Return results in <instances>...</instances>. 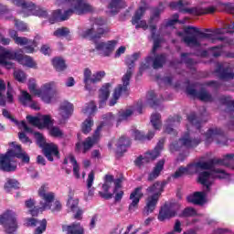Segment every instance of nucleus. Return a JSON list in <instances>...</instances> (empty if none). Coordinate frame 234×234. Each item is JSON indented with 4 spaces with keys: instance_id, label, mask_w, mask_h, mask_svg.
Segmentation results:
<instances>
[{
    "instance_id": "f257e3e1",
    "label": "nucleus",
    "mask_w": 234,
    "mask_h": 234,
    "mask_svg": "<svg viewBox=\"0 0 234 234\" xmlns=\"http://www.w3.org/2000/svg\"><path fill=\"white\" fill-rule=\"evenodd\" d=\"M184 32L186 34V36H184V33L182 32H177V36L183 37L182 40L186 46L190 48L200 47V40L202 39H208V41H211L212 43L221 41L222 44L220 46L208 48L209 52L214 58L222 56V48H226V47H229L230 50H233V39L224 37L222 36H224V34L234 32V22L225 25L222 28H217L213 30L205 29V32L209 33H204L200 30V28L192 26L186 27L184 28Z\"/></svg>"
},
{
    "instance_id": "f03ea898",
    "label": "nucleus",
    "mask_w": 234,
    "mask_h": 234,
    "mask_svg": "<svg viewBox=\"0 0 234 234\" xmlns=\"http://www.w3.org/2000/svg\"><path fill=\"white\" fill-rule=\"evenodd\" d=\"M187 119L192 125V129H196V133L191 132L189 127H187V133L177 143L170 144L171 153L180 151L182 147L186 149L197 147L200 142H205L207 144H211V142H217V144L221 145H228V138L220 128H210L204 133L201 130L204 121L198 118L195 112L190 113Z\"/></svg>"
},
{
    "instance_id": "7ed1b4c3",
    "label": "nucleus",
    "mask_w": 234,
    "mask_h": 234,
    "mask_svg": "<svg viewBox=\"0 0 234 234\" xmlns=\"http://www.w3.org/2000/svg\"><path fill=\"white\" fill-rule=\"evenodd\" d=\"M164 12V7L160 5L159 7H155L152 11V15L150 16L149 21V28L152 36V39L154 40V48L152 49L151 54L145 58V63L141 64L139 70L142 72L145 70V69H149L152 65L154 69H162L164 64L165 63V54L156 55V50L160 48V43H162V36L167 34L173 27L178 23V14H175L172 16V19L165 20L159 28V34H156V25L154 23H158L160 19V14Z\"/></svg>"
},
{
    "instance_id": "20e7f679",
    "label": "nucleus",
    "mask_w": 234,
    "mask_h": 234,
    "mask_svg": "<svg viewBox=\"0 0 234 234\" xmlns=\"http://www.w3.org/2000/svg\"><path fill=\"white\" fill-rule=\"evenodd\" d=\"M62 3H66L69 9L64 13L58 9L53 11L51 16L49 17V23L54 25L58 21H67L72 14H77L81 16V14H88V12H92V5L87 2V0H60Z\"/></svg>"
},
{
    "instance_id": "39448f33",
    "label": "nucleus",
    "mask_w": 234,
    "mask_h": 234,
    "mask_svg": "<svg viewBox=\"0 0 234 234\" xmlns=\"http://www.w3.org/2000/svg\"><path fill=\"white\" fill-rule=\"evenodd\" d=\"M11 146L13 148L7 151L5 154H0V169L1 171H6L7 173L15 171L17 168L16 158H18L25 164L30 162V157L25 151H23V149H21V145L12 143Z\"/></svg>"
},
{
    "instance_id": "423d86ee",
    "label": "nucleus",
    "mask_w": 234,
    "mask_h": 234,
    "mask_svg": "<svg viewBox=\"0 0 234 234\" xmlns=\"http://www.w3.org/2000/svg\"><path fill=\"white\" fill-rule=\"evenodd\" d=\"M140 53H134L126 58L125 63L128 69L122 79V84L119 85L114 90L112 99L109 101L110 107H114V105H116L118 100H120V96L127 98V95L129 94V83L133 76V69L134 68V63L140 59Z\"/></svg>"
},
{
    "instance_id": "0eeeda50",
    "label": "nucleus",
    "mask_w": 234,
    "mask_h": 234,
    "mask_svg": "<svg viewBox=\"0 0 234 234\" xmlns=\"http://www.w3.org/2000/svg\"><path fill=\"white\" fill-rule=\"evenodd\" d=\"M28 89L31 94L41 98L45 103H52L59 98V92L56 90V82H47L41 86V89H37L36 80L34 79L29 80Z\"/></svg>"
},
{
    "instance_id": "6e6552de",
    "label": "nucleus",
    "mask_w": 234,
    "mask_h": 234,
    "mask_svg": "<svg viewBox=\"0 0 234 234\" xmlns=\"http://www.w3.org/2000/svg\"><path fill=\"white\" fill-rule=\"evenodd\" d=\"M11 59H16L20 65L34 69L36 62L32 58L24 55H18L17 53L0 46V65L5 67V69H13L14 64Z\"/></svg>"
},
{
    "instance_id": "1a4fd4ad",
    "label": "nucleus",
    "mask_w": 234,
    "mask_h": 234,
    "mask_svg": "<svg viewBox=\"0 0 234 234\" xmlns=\"http://www.w3.org/2000/svg\"><path fill=\"white\" fill-rule=\"evenodd\" d=\"M164 187H165V182L158 181L146 189L149 196L145 200L144 215H151L156 209V204H158V200L164 193Z\"/></svg>"
},
{
    "instance_id": "9d476101",
    "label": "nucleus",
    "mask_w": 234,
    "mask_h": 234,
    "mask_svg": "<svg viewBox=\"0 0 234 234\" xmlns=\"http://www.w3.org/2000/svg\"><path fill=\"white\" fill-rule=\"evenodd\" d=\"M103 122L99 125L92 137H88L82 144H76V151L78 153H87V151L92 148V145L100 140V133L104 125H111L114 122V115L112 113H107L103 116Z\"/></svg>"
},
{
    "instance_id": "9b49d317",
    "label": "nucleus",
    "mask_w": 234,
    "mask_h": 234,
    "mask_svg": "<svg viewBox=\"0 0 234 234\" xmlns=\"http://www.w3.org/2000/svg\"><path fill=\"white\" fill-rule=\"evenodd\" d=\"M38 195L44 200V202H40V209L42 211L47 209H50L53 213L61 211V202L54 201L56 195L48 190V185H43L38 190Z\"/></svg>"
},
{
    "instance_id": "f8f14e48",
    "label": "nucleus",
    "mask_w": 234,
    "mask_h": 234,
    "mask_svg": "<svg viewBox=\"0 0 234 234\" xmlns=\"http://www.w3.org/2000/svg\"><path fill=\"white\" fill-rule=\"evenodd\" d=\"M209 169H213V161H199L192 163L186 167L180 166L173 175V178H180V176H184V175H195L199 173V171H207Z\"/></svg>"
},
{
    "instance_id": "ddd939ff",
    "label": "nucleus",
    "mask_w": 234,
    "mask_h": 234,
    "mask_svg": "<svg viewBox=\"0 0 234 234\" xmlns=\"http://www.w3.org/2000/svg\"><path fill=\"white\" fill-rule=\"evenodd\" d=\"M170 8H175L179 10L183 14H195L196 16H202L203 14H213L217 10L215 6H209L207 8L193 7L187 8L189 6V2L186 0H179L177 2H171L169 5Z\"/></svg>"
},
{
    "instance_id": "4468645a",
    "label": "nucleus",
    "mask_w": 234,
    "mask_h": 234,
    "mask_svg": "<svg viewBox=\"0 0 234 234\" xmlns=\"http://www.w3.org/2000/svg\"><path fill=\"white\" fill-rule=\"evenodd\" d=\"M14 5L19 6L23 12H27V16H37L38 17H47L48 13L47 10L41 8L39 5H36V4L26 1V0H10Z\"/></svg>"
},
{
    "instance_id": "2eb2a0df",
    "label": "nucleus",
    "mask_w": 234,
    "mask_h": 234,
    "mask_svg": "<svg viewBox=\"0 0 234 234\" xmlns=\"http://www.w3.org/2000/svg\"><path fill=\"white\" fill-rule=\"evenodd\" d=\"M35 138L37 140V145L39 147H43L44 154L49 162H53L54 158L52 156H56V158H59V151L58 150V145L53 143H47L45 141V137L40 133H35Z\"/></svg>"
},
{
    "instance_id": "dca6fc26",
    "label": "nucleus",
    "mask_w": 234,
    "mask_h": 234,
    "mask_svg": "<svg viewBox=\"0 0 234 234\" xmlns=\"http://www.w3.org/2000/svg\"><path fill=\"white\" fill-rule=\"evenodd\" d=\"M229 175L221 169H214L210 172H201L198 176V183L202 184L209 191V186L213 184L215 178H228Z\"/></svg>"
},
{
    "instance_id": "f3484780",
    "label": "nucleus",
    "mask_w": 234,
    "mask_h": 234,
    "mask_svg": "<svg viewBox=\"0 0 234 234\" xmlns=\"http://www.w3.org/2000/svg\"><path fill=\"white\" fill-rule=\"evenodd\" d=\"M164 139L159 140L154 150L148 151L144 155L139 156L135 160V165H137L138 167H142L144 164H149V162L156 160V158L160 156L162 149H164Z\"/></svg>"
},
{
    "instance_id": "a211bd4d",
    "label": "nucleus",
    "mask_w": 234,
    "mask_h": 234,
    "mask_svg": "<svg viewBox=\"0 0 234 234\" xmlns=\"http://www.w3.org/2000/svg\"><path fill=\"white\" fill-rule=\"evenodd\" d=\"M105 74L106 73L104 70L96 71L92 74V71L90 69H85L83 73L85 90L90 92V90H92V85L100 83V81H101V80L105 78Z\"/></svg>"
},
{
    "instance_id": "6ab92c4d",
    "label": "nucleus",
    "mask_w": 234,
    "mask_h": 234,
    "mask_svg": "<svg viewBox=\"0 0 234 234\" xmlns=\"http://www.w3.org/2000/svg\"><path fill=\"white\" fill-rule=\"evenodd\" d=\"M0 224H2L6 233H13L17 229V221H16V213L12 210H6L0 215Z\"/></svg>"
},
{
    "instance_id": "aec40b11",
    "label": "nucleus",
    "mask_w": 234,
    "mask_h": 234,
    "mask_svg": "<svg viewBox=\"0 0 234 234\" xmlns=\"http://www.w3.org/2000/svg\"><path fill=\"white\" fill-rule=\"evenodd\" d=\"M40 40L41 37L39 36H36L33 40L25 37H18L15 38V43L20 47H25L23 50L26 54H34L35 48L39 45Z\"/></svg>"
},
{
    "instance_id": "412c9836",
    "label": "nucleus",
    "mask_w": 234,
    "mask_h": 234,
    "mask_svg": "<svg viewBox=\"0 0 234 234\" xmlns=\"http://www.w3.org/2000/svg\"><path fill=\"white\" fill-rule=\"evenodd\" d=\"M233 65L228 62L218 63L216 68V74H218L220 80L228 81L229 80H234Z\"/></svg>"
},
{
    "instance_id": "4be33fe9",
    "label": "nucleus",
    "mask_w": 234,
    "mask_h": 234,
    "mask_svg": "<svg viewBox=\"0 0 234 234\" xmlns=\"http://www.w3.org/2000/svg\"><path fill=\"white\" fill-rule=\"evenodd\" d=\"M118 44L116 40H110L107 42L100 41L95 42V48L97 52H99L100 56H103L104 58H109L111 54L114 51V47Z\"/></svg>"
},
{
    "instance_id": "5701e85b",
    "label": "nucleus",
    "mask_w": 234,
    "mask_h": 234,
    "mask_svg": "<svg viewBox=\"0 0 234 234\" xmlns=\"http://www.w3.org/2000/svg\"><path fill=\"white\" fill-rule=\"evenodd\" d=\"M6 90V85L5 84V80H0V105L5 107L7 103L14 102V90L10 87V82L7 83V92L6 97H5V91Z\"/></svg>"
},
{
    "instance_id": "b1692460",
    "label": "nucleus",
    "mask_w": 234,
    "mask_h": 234,
    "mask_svg": "<svg viewBox=\"0 0 234 234\" xmlns=\"http://www.w3.org/2000/svg\"><path fill=\"white\" fill-rule=\"evenodd\" d=\"M145 10H147L145 6L139 7L132 17V25H133L137 30L138 28H143V30H147V28H149L147 21L142 20L145 15Z\"/></svg>"
},
{
    "instance_id": "393cba45",
    "label": "nucleus",
    "mask_w": 234,
    "mask_h": 234,
    "mask_svg": "<svg viewBox=\"0 0 234 234\" xmlns=\"http://www.w3.org/2000/svg\"><path fill=\"white\" fill-rule=\"evenodd\" d=\"M176 211H178V205L165 204L159 211L158 220H160V222H164V220L173 218V217H176Z\"/></svg>"
},
{
    "instance_id": "a878e982",
    "label": "nucleus",
    "mask_w": 234,
    "mask_h": 234,
    "mask_svg": "<svg viewBox=\"0 0 234 234\" xmlns=\"http://www.w3.org/2000/svg\"><path fill=\"white\" fill-rule=\"evenodd\" d=\"M27 120L28 123L38 127V129H44V127H50L52 125V119L48 115H40L38 117H34L32 115H27Z\"/></svg>"
},
{
    "instance_id": "bb28decb",
    "label": "nucleus",
    "mask_w": 234,
    "mask_h": 234,
    "mask_svg": "<svg viewBox=\"0 0 234 234\" xmlns=\"http://www.w3.org/2000/svg\"><path fill=\"white\" fill-rule=\"evenodd\" d=\"M68 197H69V198H68V202H67V207L73 213H75L74 218H76V220H81L82 215H83V210H81L78 207V204H80V201L78 199L72 197H74V191H72L70 189Z\"/></svg>"
},
{
    "instance_id": "cd10ccee",
    "label": "nucleus",
    "mask_w": 234,
    "mask_h": 234,
    "mask_svg": "<svg viewBox=\"0 0 234 234\" xmlns=\"http://www.w3.org/2000/svg\"><path fill=\"white\" fill-rule=\"evenodd\" d=\"M186 92L189 94V96H192V98H197V100H200L201 101H213V97L204 88H202L199 91H197L195 87L188 86L186 88Z\"/></svg>"
},
{
    "instance_id": "c85d7f7f",
    "label": "nucleus",
    "mask_w": 234,
    "mask_h": 234,
    "mask_svg": "<svg viewBox=\"0 0 234 234\" xmlns=\"http://www.w3.org/2000/svg\"><path fill=\"white\" fill-rule=\"evenodd\" d=\"M143 187H136L130 195V200L132 201L129 205V212L134 213L138 209V204H140V200L144 197V193L142 192Z\"/></svg>"
},
{
    "instance_id": "c756f323",
    "label": "nucleus",
    "mask_w": 234,
    "mask_h": 234,
    "mask_svg": "<svg viewBox=\"0 0 234 234\" xmlns=\"http://www.w3.org/2000/svg\"><path fill=\"white\" fill-rule=\"evenodd\" d=\"M142 109H144V102L140 101L134 106L120 111L118 122L127 120V118H129V116H133V114H142Z\"/></svg>"
},
{
    "instance_id": "7c9ffc66",
    "label": "nucleus",
    "mask_w": 234,
    "mask_h": 234,
    "mask_svg": "<svg viewBox=\"0 0 234 234\" xmlns=\"http://www.w3.org/2000/svg\"><path fill=\"white\" fill-rule=\"evenodd\" d=\"M74 112V105L69 101H64L60 104L58 114L60 116V123H65Z\"/></svg>"
},
{
    "instance_id": "2f4dec72",
    "label": "nucleus",
    "mask_w": 234,
    "mask_h": 234,
    "mask_svg": "<svg viewBox=\"0 0 234 234\" xmlns=\"http://www.w3.org/2000/svg\"><path fill=\"white\" fill-rule=\"evenodd\" d=\"M107 30L101 28V27H92L91 28L85 29L80 33V36L82 37H90L92 41H96L97 39H100L103 34H106Z\"/></svg>"
},
{
    "instance_id": "473e14b6",
    "label": "nucleus",
    "mask_w": 234,
    "mask_h": 234,
    "mask_svg": "<svg viewBox=\"0 0 234 234\" xmlns=\"http://www.w3.org/2000/svg\"><path fill=\"white\" fill-rule=\"evenodd\" d=\"M126 6L127 4L123 0H110L106 12L109 16H117V14H120V10H122Z\"/></svg>"
},
{
    "instance_id": "72a5a7b5",
    "label": "nucleus",
    "mask_w": 234,
    "mask_h": 234,
    "mask_svg": "<svg viewBox=\"0 0 234 234\" xmlns=\"http://www.w3.org/2000/svg\"><path fill=\"white\" fill-rule=\"evenodd\" d=\"M112 184H114V177L112 176L106 175L104 184L102 185L103 192H99V195L101 197V198H105L106 200L112 198V194L109 192V189H111V186H112Z\"/></svg>"
},
{
    "instance_id": "f704fd0d",
    "label": "nucleus",
    "mask_w": 234,
    "mask_h": 234,
    "mask_svg": "<svg viewBox=\"0 0 234 234\" xmlns=\"http://www.w3.org/2000/svg\"><path fill=\"white\" fill-rule=\"evenodd\" d=\"M109 96H111V84L105 83L99 90V107H105L107 103V100H109Z\"/></svg>"
},
{
    "instance_id": "c9c22d12",
    "label": "nucleus",
    "mask_w": 234,
    "mask_h": 234,
    "mask_svg": "<svg viewBox=\"0 0 234 234\" xmlns=\"http://www.w3.org/2000/svg\"><path fill=\"white\" fill-rule=\"evenodd\" d=\"M177 125H180V116L169 117L165 124V133H167V134H176V130L173 127H177Z\"/></svg>"
},
{
    "instance_id": "e433bc0d",
    "label": "nucleus",
    "mask_w": 234,
    "mask_h": 234,
    "mask_svg": "<svg viewBox=\"0 0 234 234\" xmlns=\"http://www.w3.org/2000/svg\"><path fill=\"white\" fill-rule=\"evenodd\" d=\"M62 229L63 231L67 232L66 234H85V229L80 222H74L70 225H64Z\"/></svg>"
},
{
    "instance_id": "4c0bfd02",
    "label": "nucleus",
    "mask_w": 234,
    "mask_h": 234,
    "mask_svg": "<svg viewBox=\"0 0 234 234\" xmlns=\"http://www.w3.org/2000/svg\"><path fill=\"white\" fill-rule=\"evenodd\" d=\"M3 116L11 120V122H13V123H16L17 127L21 129L24 133H32V128L28 127L25 121L19 122V121L12 118V115H10V112L8 111L3 110Z\"/></svg>"
},
{
    "instance_id": "58836bf2",
    "label": "nucleus",
    "mask_w": 234,
    "mask_h": 234,
    "mask_svg": "<svg viewBox=\"0 0 234 234\" xmlns=\"http://www.w3.org/2000/svg\"><path fill=\"white\" fill-rule=\"evenodd\" d=\"M187 202L202 206L206 202V192H196L194 195L188 196Z\"/></svg>"
},
{
    "instance_id": "ea45409f",
    "label": "nucleus",
    "mask_w": 234,
    "mask_h": 234,
    "mask_svg": "<svg viewBox=\"0 0 234 234\" xmlns=\"http://www.w3.org/2000/svg\"><path fill=\"white\" fill-rule=\"evenodd\" d=\"M165 164V160H160L155 166L154 167L153 171L149 174L148 180L151 182L160 176V173L164 171V165Z\"/></svg>"
},
{
    "instance_id": "a19ab883",
    "label": "nucleus",
    "mask_w": 234,
    "mask_h": 234,
    "mask_svg": "<svg viewBox=\"0 0 234 234\" xmlns=\"http://www.w3.org/2000/svg\"><path fill=\"white\" fill-rule=\"evenodd\" d=\"M117 153L119 154H122L127 151V148L129 145H131V140L125 136H122L118 141H117Z\"/></svg>"
},
{
    "instance_id": "79ce46f5",
    "label": "nucleus",
    "mask_w": 234,
    "mask_h": 234,
    "mask_svg": "<svg viewBox=\"0 0 234 234\" xmlns=\"http://www.w3.org/2000/svg\"><path fill=\"white\" fill-rule=\"evenodd\" d=\"M64 164H71V165L73 166V175L75 178H80V165L78 164V161H76L74 155L70 154L68 157H66L64 159Z\"/></svg>"
},
{
    "instance_id": "37998d69",
    "label": "nucleus",
    "mask_w": 234,
    "mask_h": 234,
    "mask_svg": "<svg viewBox=\"0 0 234 234\" xmlns=\"http://www.w3.org/2000/svg\"><path fill=\"white\" fill-rule=\"evenodd\" d=\"M132 135L134 137L135 140H153L154 137V132L150 131L147 135H144L142 132L136 130V129H132L131 130Z\"/></svg>"
},
{
    "instance_id": "c03bdc74",
    "label": "nucleus",
    "mask_w": 234,
    "mask_h": 234,
    "mask_svg": "<svg viewBox=\"0 0 234 234\" xmlns=\"http://www.w3.org/2000/svg\"><path fill=\"white\" fill-rule=\"evenodd\" d=\"M164 100V98H162ZM162 100L156 98V93L154 91H149L146 95V101L148 105L151 107L156 108L160 103H162Z\"/></svg>"
},
{
    "instance_id": "a18cd8bd",
    "label": "nucleus",
    "mask_w": 234,
    "mask_h": 234,
    "mask_svg": "<svg viewBox=\"0 0 234 234\" xmlns=\"http://www.w3.org/2000/svg\"><path fill=\"white\" fill-rule=\"evenodd\" d=\"M113 193L115 194L116 202H120V200L123 198V192L122 190V179L118 178L114 180Z\"/></svg>"
},
{
    "instance_id": "49530a36",
    "label": "nucleus",
    "mask_w": 234,
    "mask_h": 234,
    "mask_svg": "<svg viewBox=\"0 0 234 234\" xmlns=\"http://www.w3.org/2000/svg\"><path fill=\"white\" fill-rule=\"evenodd\" d=\"M26 207H27L28 213H30L32 217H37L39 211H43L41 207H36V203L32 199L26 201Z\"/></svg>"
},
{
    "instance_id": "de8ad7c7",
    "label": "nucleus",
    "mask_w": 234,
    "mask_h": 234,
    "mask_svg": "<svg viewBox=\"0 0 234 234\" xmlns=\"http://www.w3.org/2000/svg\"><path fill=\"white\" fill-rule=\"evenodd\" d=\"M52 65L57 72H61L67 69V64L62 58L57 57L52 59Z\"/></svg>"
},
{
    "instance_id": "09e8293b",
    "label": "nucleus",
    "mask_w": 234,
    "mask_h": 234,
    "mask_svg": "<svg viewBox=\"0 0 234 234\" xmlns=\"http://www.w3.org/2000/svg\"><path fill=\"white\" fill-rule=\"evenodd\" d=\"M162 116L160 115V113H153L151 116V124L153 125L154 129H155V131H160V129H162V120H161Z\"/></svg>"
},
{
    "instance_id": "8fccbe9b",
    "label": "nucleus",
    "mask_w": 234,
    "mask_h": 234,
    "mask_svg": "<svg viewBox=\"0 0 234 234\" xmlns=\"http://www.w3.org/2000/svg\"><path fill=\"white\" fill-rule=\"evenodd\" d=\"M133 229V225L125 226V225H118L115 229H113L111 234H129Z\"/></svg>"
},
{
    "instance_id": "3c124183",
    "label": "nucleus",
    "mask_w": 234,
    "mask_h": 234,
    "mask_svg": "<svg viewBox=\"0 0 234 234\" xmlns=\"http://www.w3.org/2000/svg\"><path fill=\"white\" fill-rule=\"evenodd\" d=\"M98 108L96 107V103L94 101H90V103L86 104L82 109L83 114H87V116H94Z\"/></svg>"
},
{
    "instance_id": "603ef678",
    "label": "nucleus",
    "mask_w": 234,
    "mask_h": 234,
    "mask_svg": "<svg viewBox=\"0 0 234 234\" xmlns=\"http://www.w3.org/2000/svg\"><path fill=\"white\" fill-rule=\"evenodd\" d=\"M7 19H13L16 28H17V30H19L20 32H27L28 26L23 21H19L14 18V16H10V15L9 17H7Z\"/></svg>"
},
{
    "instance_id": "864d4df0",
    "label": "nucleus",
    "mask_w": 234,
    "mask_h": 234,
    "mask_svg": "<svg viewBox=\"0 0 234 234\" xmlns=\"http://www.w3.org/2000/svg\"><path fill=\"white\" fill-rule=\"evenodd\" d=\"M93 125H94V122L90 117H89L82 123V126H81L82 133H84V134H89V132L92 131Z\"/></svg>"
},
{
    "instance_id": "5fc2aeb1",
    "label": "nucleus",
    "mask_w": 234,
    "mask_h": 234,
    "mask_svg": "<svg viewBox=\"0 0 234 234\" xmlns=\"http://www.w3.org/2000/svg\"><path fill=\"white\" fill-rule=\"evenodd\" d=\"M19 101L22 103V105L27 107V105H30L32 101V96L27 91H22L19 97Z\"/></svg>"
},
{
    "instance_id": "6e6d98bb",
    "label": "nucleus",
    "mask_w": 234,
    "mask_h": 234,
    "mask_svg": "<svg viewBox=\"0 0 234 234\" xmlns=\"http://www.w3.org/2000/svg\"><path fill=\"white\" fill-rule=\"evenodd\" d=\"M93 184H94V171H91L88 175V178H87V187L89 189L90 197H92V195H94V188H92Z\"/></svg>"
},
{
    "instance_id": "4d7b16f0",
    "label": "nucleus",
    "mask_w": 234,
    "mask_h": 234,
    "mask_svg": "<svg viewBox=\"0 0 234 234\" xmlns=\"http://www.w3.org/2000/svg\"><path fill=\"white\" fill-rule=\"evenodd\" d=\"M5 189L10 191V189H19V182L16 179H7L5 184Z\"/></svg>"
},
{
    "instance_id": "13d9d810",
    "label": "nucleus",
    "mask_w": 234,
    "mask_h": 234,
    "mask_svg": "<svg viewBox=\"0 0 234 234\" xmlns=\"http://www.w3.org/2000/svg\"><path fill=\"white\" fill-rule=\"evenodd\" d=\"M14 78L19 83H25L27 81V74L21 69H16L14 71Z\"/></svg>"
},
{
    "instance_id": "bf43d9fd",
    "label": "nucleus",
    "mask_w": 234,
    "mask_h": 234,
    "mask_svg": "<svg viewBox=\"0 0 234 234\" xmlns=\"http://www.w3.org/2000/svg\"><path fill=\"white\" fill-rule=\"evenodd\" d=\"M70 33V30H69V28L67 27H62V28H58L57 29L53 35L56 37H65L66 36H69V34Z\"/></svg>"
},
{
    "instance_id": "052dcab7",
    "label": "nucleus",
    "mask_w": 234,
    "mask_h": 234,
    "mask_svg": "<svg viewBox=\"0 0 234 234\" xmlns=\"http://www.w3.org/2000/svg\"><path fill=\"white\" fill-rule=\"evenodd\" d=\"M47 230V219H42L40 222V226H38L36 229L34 234H43Z\"/></svg>"
},
{
    "instance_id": "680f3d73",
    "label": "nucleus",
    "mask_w": 234,
    "mask_h": 234,
    "mask_svg": "<svg viewBox=\"0 0 234 234\" xmlns=\"http://www.w3.org/2000/svg\"><path fill=\"white\" fill-rule=\"evenodd\" d=\"M0 17L5 19H8L10 17V10H8V7L6 5H3L0 4Z\"/></svg>"
},
{
    "instance_id": "e2e57ef3",
    "label": "nucleus",
    "mask_w": 234,
    "mask_h": 234,
    "mask_svg": "<svg viewBox=\"0 0 234 234\" xmlns=\"http://www.w3.org/2000/svg\"><path fill=\"white\" fill-rule=\"evenodd\" d=\"M41 222H43V220L39 221L34 218H31L26 219L25 225L31 228H35V226H41Z\"/></svg>"
},
{
    "instance_id": "0e129e2a",
    "label": "nucleus",
    "mask_w": 234,
    "mask_h": 234,
    "mask_svg": "<svg viewBox=\"0 0 234 234\" xmlns=\"http://www.w3.org/2000/svg\"><path fill=\"white\" fill-rule=\"evenodd\" d=\"M49 133L55 138H61L63 136V132H61V130L58 127H52L49 130Z\"/></svg>"
},
{
    "instance_id": "69168bd1",
    "label": "nucleus",
    "mask_w": 234,
    "mask_h": 234,
    "mask_svg": "<svg viewBox=\"0 0 234 234\" xmlns=\"http://www.w3.org/2000/svg\"><path fill=\"white\" fill-rule=\"evenodd\" d=\"M197 215V210L193 207H186L183 211V217H195Z\"/></svg>"
},
{
    "instance_id": "338daca9",
    "label": "nucleus",
    "mask_w": 234,
    "mask_h": 234,
    "mask_svg": "<svg viewBox=\"0 0 234 234\" xmlns=\"http://www.w3.org/2000/svg\"><path fill=\"white\" fill-rule=\"evenodd\" d=\"M181 59L184 61V63H186V65H194L195 60L192 58H189V54L188 53H183L181 54Z\"/></svg>"
},
{
    "instance_id": "774afa93",
    "label": "nucleus",
    "mask_w": 234,
    "mask_h": 234,
    "mask_svg": "<svg viewBox=\"0 0 234 234\" xmlns=\"http://www.w3.org/2000/svg\"><path fill=\"white\" fill-rule=\"evenodd\" d=\"M18 136L22 144H32L30 139L27 136V134H25V133H20Z\"/></svg>"
}]
</instances>
